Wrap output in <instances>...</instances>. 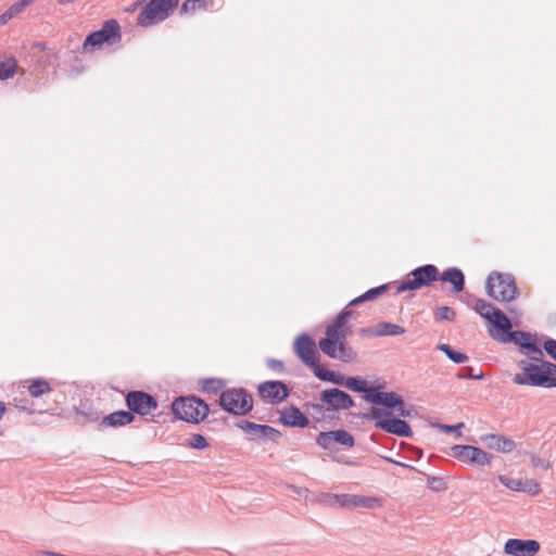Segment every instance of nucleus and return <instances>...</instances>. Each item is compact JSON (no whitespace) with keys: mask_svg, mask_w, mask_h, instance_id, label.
I'll list each match as a JSON object with an SVG mask.
<instances>
[{"mask_svg":"<svg viewBox=\"0 0 556 556\" xmlns=\"http://www.w3.org/2000/svg\"><path fill=\"white\" fill-rule=\"evenodd\" d=\"M173 414L180 420L199 424L208 415V405L197 396H180L172 403Z\"/></svg>","mask_w":556,"mask_h":556,"instance_id":"obj_3","label":"nucleus"},{"mask_svg":"<svg viewBox=\"0 0 556 556\" xmlns=\"http://www.w3.org/2000/svg\"><path fill=\"white\" fill-rule=\"evenodd\" d=\"M498 480L502 484L513 491H525V486L521 480L508 478L506 476L500 475Z\"/></svg>","mask_w":556,"mask_h":556,"instance_id":"obj_36","label":"nucleus"},{"mask_svg":"<svg viewBox=\"0 0 556 556\" xmlns=\"http://www.w3.org/2000/svg\"><path fill=\"white\" fill-rule=\"evenodd\" d=\"M439 280L450 283L454 293H459L465 289V275L457 267H448L442 274L439 273Z\"/></svg>","mask_w":556,"mask_h":556,"instance_id":"obj_24","label":"nucleus"},{"mask_svg":"<svg viewBox=\"0 0 556 556\" xmlns=\"http://www.w3.org/2000/svg\"><path fill=\"white\" fill-rule=\"evenodd\" d=\"M480 440L488 448L504 454L511 453L517 446L513 439L495 433L481 435Z\"/></svg>","mask_w":556,"mask_h":556,"instance_id":"obj_22","label":"nucleus"},{"mask_svg":"<svg viewBox=\"0 0 556 556\" xmlns=\"http://www.w3.org/2000/svg\"><path fill=\"white\" fill-rule=\"evenodd\" d=\"M374 331H375V327L374 328H370V327L369 328H361L359 329V334L361 336H368V334L375 336Z\"/></svg>","mask_w":556,"mask_h":556,"instance_id":"obj_51","label":"nucleus"},{"mask_svg":"<svg viewBox=\"0 0 556 556\" xmlns=\"http://www.w3.org/2000/svg\"><path fill=\"white\" fill-rule=\"evenodd\" d=\"M451 456L466 464H475L478 466H488L491 464L493 456L484 450L473 445H454L451 447Z\"/></svg>","mask_w":556,"mask_h":556,"instance_id":"obj_13","label":"nucleus"},{"mask_svg":"<svg viewBox=\"0 0 556 556\" xmlns=\"http://www.w3.org/2000/svg\"><path fill=\"white\" fill-rule=\"evenodd\" d=\"M294 352L306 366L313 368L316 377L318 370H326L319 365L316 343L307 333H302L296 337L294 341Z\"/></svg>","mask_w":556,"mask_h":556,"instance_id":"obj_9","label":"nucleus"},{"mask_svg":"<svg viewBox=\"0 0 556 556\" xmlns=\"http://www.w3.org/2000/svg\"><path fill=\"white\" fill-rule=\"evenodd\" d=\"M318 346L320 351L330 358L339 359L343 363H352L356 359L357 353L350 346L345 340L325 337L319 340Z\"/></svg>","mask_w":556,"mask_h":556,"instance_id":"obj_7","label":"nucleus"},{"mask_svg":"<svg viewBox=\"0 0 556 556\" xmlns=\"http://www.w3.org/2000/svg\"><path fill=\"white\" fill-rule=\"evenodd\" d=\"M457 378L458 379H476V380H479V379L483 378V372L482 371L476 372L473 367L467 366V367H463L459 370V372L457 374Z\"/></svg>","mask_w":556,"mask_h":556,"instance_id":"obj_37","label":"nucleus"},{"mask_svg":"<svg viewBox=\"0 0 556 556\" xmlns=\"http://www.w3.org/2000/svg\"><path fill=\"white\" fill-rule=\"evenodd\" d=\"M517 365L522 372L514 376V383L544 388L556 387V364L551 362L535 364L522 359Z\"/></svg>","mask_w":556,"mask_h":556,"instance_id":"obj_1","label":"nucleus"},{"mask_svg":"<svg viewBox=\"0 0 556 556\" xmlns=\"http://www.w3.org/2000/svg\"><path fill=\"white\" fill-rule=\"evenodd\" d=\"M220 407L236 416H244L253 408L252 395L243 388L227 389L220 393Z\"/></svg>","mask_w":556,"mask_h":556,"instance_id":"obj_4","label":"nucleus"},{"mask_svg":"<svg viewBox=\"0 0 556 556\" xmlns=\"http://www.w3.org/2000/svg\"><path fill=\"white\" fill-rule=\"evenodd\" d=\"M438 350L442 351L446 357L455 364H464L468 361V356L465 353L455 351L451 345L446 343H441L438 346Z\"/></svg>","mask_w":556,"mask_h":556,"instance_id":"obj_30","label":"nucleus"},{"mask_svg":"<svg viewBox=\"0 0 556 556\" xmlns=\"http://www.w3.org/2000/svg\"><path fill=\"white\" fill-rule=\"evenodd\" d=\"M399 409V414L400 416H403V417H409L410 416V408L409 409H406L405 408V405L404 406H399L396 407Z\"/></svg>","mask_w":556,"mask_h":556,"instance_id":"obj_52","label":"nucleus"},{"mask_svg":"<svg viewBox=\"0 0 556 556\" xmlns=\"http://www.w3.org/2000/svg\"><path fill=\"white\" fill-rule=\"evenodd\" d=\"M346 324V319L344 318V314H338L334 320L327 326L326 328V337L336 338L339 336V331Z\"/></svg>","mask_w":556,"mask_h":556,"instance_id":"obj_31","label":"nucleus"},{"mask_svg":"<svg viewBox=\"0 0 556 556\" xmlns=\"http://www.w3.org/2000/svg\"><path fill=\"white\" fill-rule=\"evenodd\" d=\"M125 402L134 416L135 414L140 416L151 415L159 407L156 399L141 390L129 391L125 396Z\"/></svg>","mask_w":556,"mask_h":556,"instance_id":"obj_11","label":"nucleus"},{"mask_svg":"<svg viewBox=\"0 0 556 556\" xmlns=\"http://www.w3.org/2000/svg\"><path fill=\"white\" fill-rule=\"evenodd\" d=\"M121 26L116 20H108L102 24L99 30L89 34L85 41L84 48L97 47L102 43H115L121 41Z\"/></svg>","mask_w":556,"mask_h":556,"instance_id":"obj_10","label":"nucleus"},{"mask_svg":"<svg viewBox=\"0 0 556 556\" xmlns=\"http://www.w3.org/2000/svg\"><path fill=\"white\" fill-rule=\"evenodd\" d=\"M135 420V416L130 410H116L106 415L101 425L105 427H122L131 424Z\"/></svg>","mask_w":556,"mask_h":556,"instance_id":"obj_25","label":"nucleus"},{"mask_svg":"<svg viewBox=\"0 0 556 556\" xmlns=\"http://www.w3.org/2000/svg\"><path fill=\"white\" fill-rule=\"evenodd\" d=\"M531 463H532V465H533L534 467H539V466H542V467H543V466H544L543 460H542L540 457L535 456V455H533V456L531 457Z\"/></svg>","mask_w":556,"mask_h":556,"instance_id":"obj_53","label":"nucleus"},{"mask_svg":"<svg viewBox=\"0 0 556 556\" xmlns=\"http://www.w3.org/2000/svg\"><path fill=\"white\" fill-rule=\"evenodd\" d=\"M473 309L484 319H486L497 331H507L511 329L509 318L491 303L483 299H475Z\"/></svg>","mask_w":556,"mask_h":556,"instance_id":"obj_12","label":"nucleus"},{"mask_svg":"<svg viewBox=\"0 0 556 556\" xmlns=\"http://www.w3.org/2000/svg\"><path fill=\"white\" fill-rule=\"evenodd\" d=\"M386 460H388L389 463H394V464L400 465V466H403V467H408V465L403 464V463L394 462V460H393V459H391V458H386Z\"/></svg>","mask_w":556,"mask_h":556,"instance_id":"obj_58","label":"nucleus"},{"mask_svg":"<svg viewBox=\"0 0 556 556\" xmlns=\"http://www.w3.org/2000/svg\"><path fill=\"white\" fill-rule=\"evenodd\" d=\"M279 422L288 427L304 428L309 424L308 418L294 405L281 410Z\"/></svg>","mask_w":556,"mask_h":556,"instance_id":"obj_23","label":"nucleus"},{"mask_svg":"<svg viewBox=\"0 0 556 556\" xmlns=\"http://www.w3.org/2000/svg\"><path fill=\"white\" fill-rule=\"evenodd\" d=\"M388 286L382 285L376 288H371L364 293L366 301L374 300L387 291Z\"/></svg>","mask_w":556,"mask_h":556,"instance_id":"obj_39","label":"nucleus"},{"mask_svg":"<svg viewBox=\"0 0 556 556\" xmlns=\"http://www.w3.org/2000/svg\"><path fill=\"white\" fill-rule=\"evenodd\" d=\"M543 349L549 357L556 361V340L547 339L543 343Z\"/></svg>","mask_w":556,"mask_h":556,"instance_id":"obj_42","label":"nucleus"},{"mask_svg":"<svg viewBox=\"0 0 556 556\" xmlns=\"http://www.w3.org/2000/svg\"><path fill=\"white\" fill-rule=\"evenodd\" d=\"M214 5V0H186L181 8V13L195 12L199 10H207L212 9Z\"/></svg>","mask_w":556,"mask_h":556,"instance_id":"obj_29","label":"nucleus"},{"mask_svg":"<svg viewBox=\"0 0 556 556\" xmlns=\"http://www.w3.org/2000/svg\"><path fill=\"white\" fill-rule=\"evenodd\" d=\"M319 400L324 406L333 410H344L354 406V401L351 395L338 388L321 391Z\"/></svg>","mask_w":556,"mask_h":556,"instance_id":"obj_14","label":"nucleus"},{"mask_svg":"<svg viewBox=\"0 0 556 556\" xmlns=\"http://www.w3.org/2000/svg\"><path fill=\"white\" fill-rule=\"evenodd\" d=\"M532 362H534L535 364L540 363L542 364L543 361V351L540 349V354H532V355H527Z\"/></svg>","mask_w":556,"mask_h":556,"instance_id":"obj_49","label":"nucleus"},{"mask_svg":"<svg viewBox=\"0 0 556 556\" xmlns=\"http://www.w3.org/2000/svg\"><path fill=\"white\" fill-rule=\"evenodd\" d=\"M336 495L333 493L320 492L315 495L313 502L328 507H336Z\"/></svg>","mask_w":556,"mask_h":556,"instance_id":"obj_34","label":"nucleus"},{"mask_svg":"<svg viewBox=\"0 0 556 556\" xmlns=\"http://www.w3.org/2000/svg\"><path fill=\"white\" fill-rule=\"evenodd\" d=\"M375 426L378 429L397 437L410 438L413 435L410 426L400 418L380 419L376 421Z\"/></svg>","mask_w":556,"mask_h":556,"instance_id":"obj_21","label":"nucleus"},{"mask_svg":"<svg viewBox=\"0 0 556 556\" xmlns=\"http://www.w3.org/2000/svg\"><path fill=\"white\" fill-rule=\"evenodd\" d=\"M7 412V405L4 402L0 401V420L3 418Z\"/></svg>","mask_w":556,"mask_h":556,"instance_id":"obj_56","label":"nucleus"},{"mask_svg":"<svg viewBox=\"0 0 556 556\" xmlns=\"http://www.w3.org/2000/svg\"><path fill=\"white\" fill-rule=\"evenodd\" d=\"M16 62L9 60L7 62H0V79H8L15 74Z\"/></svg>","mask_w":556,"mask_h":556,"instance_id":"obj_33","label":"nucleus"},{"mask_svg":"<svg viewBox=\"0 0 556 556\" xmlns=\"http://www.w3.org/2000/svg\"><path fill=\"white\" fill-rule=\"evenodd\" d=\"M236 426L245 433L251 434L253 440L267 438L276 442L281 437V432L278 429L267 425H258L249 420H240Z\"/></svg>","mask_w":556,"mask_h":556,"instance_id":"obj_18","label":"nucleus"},{"mask_svg":"<svg viewBox=\"0 0 556 556\" xmlns=\"http://www.w3.org/2000/svg\"><path fill=\"white\" fill-rule=\"evenodd\" d=\"M379 387H376V390L369 393L368 395H364V400L375 405L383 406L387 408H396L399 406H404L403 397L395 392H380L378 391Z\"/></svg>","mask_w":556,"mask_h":556,"instance_id":"obj_20","label":"nucleus"},{"mask_svg":"<svg viewBox=\"0 0 556 556\" xmlns=\"http://www.w3.org/2000/svg\"><path fill=\"white\" fill-rule=\"evenodd\" d=\"M526 348L523 349V353L526 355H532V354H540V348L538 346V344L535 342L532 341V339L530 340L529 343H525Z\"/></svg>","mask_w":556,"mask_h":556,"instance_id":"obj_46","label":"nucleus"},{"mask_svg":"<svg viewBox=\"0 0 556 556\" xmlns=\"http://www.w3.org/2000/svg\"><path fill=\"white\" fill-rule=\"evenodd\" d=\"M435 320H447L454 321L456 318V312L450 306H440L434 312Z\"/></svg>","mask_w":556,"mask_h":556,"instance_id":"obj_32","label":"nucleus"},{"mask_svg":"<svg viewBox=\"0 0 556 556\" xmlns=\"http://www.w3.org/2000/svg\"><path fill=\"white\" fill-rule=\"evenodd\" d=\"M540 547L536 540L509 539L505 543L504 552L511 556H535Z\"/></svg>","mask_w":556,"mask_h":556,"instance_id":"obj_19","label":"nucleus"},{"mask_svg":"<svg viewBox=\"0 0 556 556\" xmlns=\"http://www.w3.org/2000/svg\"><path fill=\"white\" fill-rule=\"evenodd\" d=\"M178 5L177 0H150L137 17V24L149 27L165 21Z\"/></svg>","mask_w":556,"mask_h":556,"instance_id":"obj_5","label":"nucleus"},{"mask_svg":"<svg viewBox=\"0 0 556 556\" xmlns=\"http://www.w3.org/2000/svg\"><path fill=\"white\" fill-rule=\"evenodd\" d=\"M363 302H366V299H365L364 294H362V295L353 299L352 301H350V303L348 304V307L361 304Z\"/></svg>","mask_w":556,"mask_h":556,"instance_id":"obj_50","label":"nucleus"},{"mask_svg":"<svg viewBox=\"0 0 556 556\" xmlns=\"http://www.w3.org/2000/svg\"><path fill=\"white\" fill-rule=\"evenodd\" d=\"M336 506L346 509L367 508L371 509L381 506L378 497L358 495V494H337Z\"/></svg>","mask_w":556,"mask_h":556,"instance_id":"obj_15","label":"nucleus"},{"mask_svg":"<svg viewBox=\"0 0 556 556\" xmlns=\"http://www.w3.org/2000/svg\"><path fill=\"white\" fill-rule=\"evenodd\" d=\"M486 294L497 302H511L519 296L515 277L511 274L492 271L485 281Z\"/></svg>","mask_w":556,"mask_h":556,"instance_id":"obj_2","label":"nucleus"},{"mask_svg":"<svg viewBox=\"0 0 556 556\" xmlns=\"http://www.w3.org/2000/svg\"><path fill=\"white\" fill-rule=\"evenodd\" d=\"M267 367L277 372H281L285 370L283 362L275 358L267 359Z\"/></svg>","mask_w":556,"mask_h":556,"instance_id":"obj_44","label":"nucleus"},{"mask_svg":"<svg viewBox=\"0 0 556 556\" xmlns=\"http://www.w3.org/2000/svg\"><path fill=\"white\" fill-rule=\"evenodd\" d=\"M375 337L400 336L405 333V328L389 321H381L375 326Z\"/></svg>","mask_w":556,"mask_h":556,"instance_id":"obj_27","label":"nucleus"},{"mask_svg":"<svg viewBox=\"0 0 556 556\" xmlns=\"http://www.w3.org/2000/svg\"><path fill=\"white\" fill-rule=\"evenodd\" d=\"M188 446L195 450H204L208 446V443L202 434H193L190 439Z\"/></svg>","mask_w":556,"mask_h":556,"instance_id":"obj_38","label":"nucleus"},{"mask_svg":"<svg viewBox=\"0 0 556 556\" xmlns=\"http://www.w3.org/2000/svg\"><path fill=\"white\" fill-rule=\"evenodd\" d=\"M291 489L299 495H303V494H307L308 493V490L307 489H302V488H298V486H291Z\"/></svg>","mask_w":556,"mask_h":556,"instance_id":"obj_55","label":"nucleus"},{"mask_svg":"<svg viewBox=\"0 0 556 556\" xmlns=\"http://www.w3.org/2000/svg\"><path fill=\"white\" fill-rule=\"evenodd\" d=\"M13 16L12 13H10V10L8 9L3 14L0 15V25L5 24L9 22Z\"/></svg>","mask_w":556,"mask_h":556,"instance_id":"obj_48","label":"nucleus"},{"mask_svg":"<svg viewBox=\"0 0 556 556\" xmlns=\"http://www.w3.org/2000/svg\"><path fill=\"white\" fill-rule=\"evenodd\" d=\"M438 428L444 430L445 432L450 433V432H456L457 437H462V432H460V429L464 427V424L463 422H459L457 425H453V426H450V425H443V424H438L437 425Z\"/></svg>","mask_w":556,"mask_h":556,"instance_id":"obj_43","label":"nucleus"},{"mask_svg":"<svg viewBox=\"0 0 556 556\" xmlns=\"http://www.w3.org/2000/svg\"><path fill=\"white\" fill-rule=\"evenodd\" d=\"M14 405L16 408L21 410H26L28 413H34V410L30 408V402L27 399H14Z\"/></svg>","mask_w":556,"mask_h":556,"instance_id":"obj_45","label":"nucleus"},{"mask_svg":"<svg viewBox=\"0 0 556 556\" xmlns=\"http://www.w3.org/2000/svg\"><path fill=\"white\" fill-rule=\"evenodd\" d=\"M26 383H27V390L33 397H39V396L43 395L45 393L51 391L50 383L42 378L29 379V380H26Z\"/></svg>","mask_w":556,"mask_h":556,"instance_id":"obj_28","label":"nucleus"},{"mask_svg":"<svg viewBox=\"0 0 556 556\" xmlns=\"http://www.w3.org/2000/svg\"><path fill=\"white\" fill-rule=\"evenodd\" d=\"M352 333V328L351 326H348L346 324L343 326V328H341V331H339V339H343V340H346V338L349 336H351Z\"/></svg>","mask_w":556,"mask_h":556,"instance_id":"obj_47","label":"nucleus"},{"mask_svg":"<svg viewBox=\"0 0 556 556\" xmlns=\"http://www.w3.org/2000/svg\"><path fill=\"white\" fill-rule=\"evenodd\" d=\"M504 337L501 338L502 342H514L517 345L520 346L521 351L526 348L525 343H529L531 338V334L521 330L516 331H501Z\"/></svg>","mask_w":556,"mask_h":556,"instance_id":"obj_26","label":"nucleus"},{"mask_svg":"<svg viewBox=\"0 0 556 556\" xmlns=\"http://www.w3.org/2000/svg\"><path fill=\"white\" fill-rule=\"evenodd\" d=\"M33 0H18L15 3H13L9 10L10 13L13 14V16H16L20 14L24 9L31 3Z\"/></svg>","mask_w":556,"mask_h":556,"instance_id":"obj_41","label":"nucleus"},{"mask_svg":"<svg viewBox=\"0 0 556 556\" xmlns=\"http://www.w3.org/2000/svg\"><path fill=\"white\" fill-rule=\"evenodd\" d=\"M224 387V381L217 378L205 379L203 382V390L208 393H216L220 391Z\"/></svg>","mask_w":556,"mask_h":556,"instance_id":"obj_35","label":"nucleus"},{"mask_svg":"<svg viewBox=\"0 0 556 556\" xmlns=\"http://www.w3.org/2000/svg\"><path fill=\"white\" fill-rule=\"evenodd\" d=\"M316 443L324 450H330L333 443H338L346 447H353L355 440L349 431L340 429L319 432L316 438Z\"/></svg>","mask_w":556,"mask_h":556,"instance_id":"obj_16","label":"nucleus"},{"mask_svg":"<svg viewBox=\"0 0 556 556\" xmlns=\"http://www.w3.org/2000/svg\"><path fill=\"white\" fill-rule=\"evenodd\" d=\"M317 378L321 381L343 386L353 392L364 393V395L376 390V387H369L367 381L361 377H344L331 370H318Z\"/></svg>","mask_w":556,"mask_h":556,"instance_id":"obj_8","label":"nucleus"},{"mask_svg":"<svg viewBox=\"0 0 556 556\" xmlns=\"http://www.w3.org/2000/svg\"><path fill=\"white\" fill-rule=\"evenodd\" d=\"M392 413L387 410V412H383L382 409L380 408H374L372 409V413H365L362 415V418L363 419H367V420H380L379 418L381 416H390Z\"/></svg>","mask_w":556,"mask_h":556,"instance_id":"obj_40","label":"nucleus"},{"mask_svg":"<svg viewBox=\"0 0 556 556\" xmlns=\"http://www.w3.org/2000/svg\"><path fill=\"white\" fill-rule=\"evenodd\" d=\"M260 395L269 403L283 402L289 396V389L282 381H265L258 386Z\"/></svg>","mask_w":556,"mask_h":556,"instance_id":"obj_17","label":"nucleus"},{"mask_svg":"<svg viewBox=\"0 0 556 556\" xmlns=\"http://www.w3.org/2000/svg\"><path fill=\"white\" fill-rule=\"evenodd\" d=\"M408 276L410 278L403 280L397 286V293L430 287L432 282L439 280V269L432 264H427L413 269Z\"/></svg>","mask_w":556,"mask_h":556,"instance_id":"obj_6","label":"nucleus"},{"mask_svg":"<svg viewBox=\"0 0 556 556\" xmlns=\"http://www.w3.org/2000/svg\"><path fill=\"white\" fill-rule=\"evenodd\" d=\"M529 492H532L533 494H536L540 492V485L536 482H532V488L529 489Z\"/></svg>","mask_w":556,"mask_h":556,"instance_id":"obj_57","label":"nucleus"},{"mask_svg":"<svg viewBox=\"0 0 556 556\" xmlns=\"http://www.w3.org/2000/svg\"><path fill=\"white\" fill-rule=\"evenodd\" d=\"M340 314H344V318L348 320L350 317H352V315L354 314V312L352 309H349L348 306L345 308H343Z\"/></svg>","mask_w":556,"mask_h":556,"instance_id":"obj_54","label":"nucleus"}]
</instances>
